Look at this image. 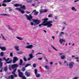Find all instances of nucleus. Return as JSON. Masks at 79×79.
<instances>
[{
    "label": "nucleus",
    "mask_w": 79,
    "mask_h": 79,
    "mask_svg": "<svg viewBox=\"0 0 79 79\" xmlns=\"http://www.w3.org/2000/svg\"><path fill=\"white\" fill-rule=\"evenodd\" d=\"M15 10H18V11H21V8H19L17 7L15 9Z\"/></svg>",
    "instance_id": "obj_27"
},
{
    "label": "nucleus",
    "mask_w": 79,
    "mask_h": 79,
    "mask_svg": "<svg viewBox=\"0 0 79 79\" xmlns=\"http://www.w3.org/2000/svg\"><path fill=\"white\" fill-rule=\"evenodd\" d=\"M3 65V63L2 62V61H0V69L2 68Z\"/></svg>",
    "instance_id": "obj_29"
},
{
    "label": "nucleus",
    "mask_w": 79,
    "mask_h": 79,
    "mask_svg": "<svg viewBox=\"0 0 79 79\" xmlns=\"http://www.w3.org/2000/svg\"><path fill=\"white\" fill-rule=\"evenodd\" d=\"M11 1V0H7V3H8L9 2H10Z\"/></svg>",
    "instance_id": "obj_53"
},
{
    "label": "nucleus",
    "mask_w": 79,
    "mask_h": 79,
    "mask_svg": "<svg viewBox=\"0 0 79 79\" xmlns=\"http://www.w3.org/2000/svg\"><path fill=\"white\" fill-rule=\"evenodd\" d=\"M51 47H52V48H53V49H54V50H55V51H56V52L58 51V50L56 49V48H55V47L51 45Z\"/></svg>",
    "instance_id": "obj_21"
},
{
    "label": "nucleus",
    "mask_w": 79,
    "mask_h": 79,
    "mask_svg": "<svg viewBox=\"0 0 79 79\" xmlns=\"http://www.w3.org/2000/svg\"><path fill=\"white\" fill-rule=\"evenodd\" d=\"M23 53V52H17L18 54H22Z\"/></svg>",
    "instance_id": "obj_50"
},
{
    "label": "nucleus",
    "mask_w": 79,
    "mask_h": 79,
    "mask_svg": "<svg viewBox=\"0 0 79 79\" xmlns=\"http://www.w3.org/2000/svg\"><path fill=\"white\" fill-rule=\"evenodd\" d=\"M8 79H14V76L13 75H12L9 77Z\"/></svg>",
    "instance_id": "obj_19"
},
{
    "label": "nucleus",
    "mask_w": 79,
    "mask_h": 79,
    "mask_svg": "<svg viewBox=\"0 0 79 79\" xmlns=\"http://www.w3.org/2000/svg\"><path fill=\"white\" fill-rule=\"evenodd\" d=\"M22 64H23V60L21 59L20 61V65H22Z\"/></svg>",
    "instance_id": "obj_36"
},
{
    "label": "nucleus",
    "mask_w": 79,
    "mask_h": 79,
    "mask_svg": "<svg viewBox=\"0 0 79 79\" xmlns=\"http://www.w3.org/2000/svg\"><path fill=\"white\" fill-rule=\"evenodd\" d=\"M2 6H6V5L5 3H3L2 4Z\"/></svg>",
    "instance_id": "obj_47"
},
{
    "label": "nucleus",
    "mask_w": 79,
    "mask_h": 79,
    "mask_svg": "<svg viewBox=\"0 0 79 79\" xmlns=\"http://www.w3.org/2000/svg\"><path fill=\"white\" fill-rule=\"evenodd\" d=\"M75 59H76L77 60L76 61L77 62H79V60L78 59H79V57H75Z\"/></svg>",
    "instance_id": "obj_37"
},
{
    "label": "nucleus",
    "mask_w": 79,
    "mask_h": 79,
    "mask_svg": "<svg viewBox=\"0 0 79 79\" xmlns=\"http://www.w3.org/2000/svg\"><path fill=\"white\" fill-rule=\"evenodd\" d=\"M44 68L47 69H50V67H49L48 65H45L44 66Z\"/></svg>",
    "instance_id": "obj_25"
},
{
    "label": "nucleus",
    "mask_w": 79,
    "mask_h": 79,
    "mask_svg": "<svg viewBox=\"0 0 79 79\" xmlns=\"http://www.w3.org/2000/svg\"><path fill=\"white\" fill-rule=\"evenodd\" d=\"M60 58L62 59H64V58H66V57L64 55H62L60 56Z\"/></svg>",
    "instance_id": "obj_26"
},
{
    "label": "nucleus",
    "mask_w": 79,
    "mask_h": 79,
    "mask_svg": "<svg viewBox=\"0 0 79 79\" xmlns=\"http://www.w3.org/2000/svg\"><path fill=\"white\" fill-rule=\"evenodd\" d=\"M10 56H13V53L11 52L10 54Z\"/></svg>",
    "instance_id": "obj_51"
},
{
    "label": "nucleus",
    "mask_w": 79,
    "mask_h": 79,
    "mask_svg": "<svg viewBox=\"0 0 79 79\" xmlns=\"http://www.w3.org/2000/svg\"><path fill=\"white\" fill-rule=\"evenodd\" d=\"M27 45H29L30 44L29 43H27Z\"/></svg>",
    "instance_id": "obj_63"
},
{
    "label": "nucleus",
    "mask_w": 79,
    "mask_h": 79,
    "mask_svg": "<svg viewBox=\"0 0 79 79\" xmlns=\"http://www.w3.org/2000/svg\"><path fill=\"white\" fill-rule=\"evenodd\" d=\"M25 74L27 76V77H29V76H31V73L28 72L27 71H26L25 72Z\"/></svg>",
    "instance_id": "obj_9"
},
{
    "label": "nucleus",
    "mask_w": 79,
    "mask_h": 79,
    "mask_svg": "<svg viewBox=\"0 0 79 79\" xmlns=\"http://www.w3.org/2000/svg\"><path fill=\"white\" fill-rule=\"evenodd\" d=\"M3 3H7V0H4L3 1Z\"/></svg>",
    "instance_id": "obj_49"
},
{
    "label": "nucleus",
    "mask_w": 79,
    "mask_h": 79,
    "mask_svg": "<svg viewBox=\"0 0 79 79\" xmlns=\"http://www.w3.org/2000/svg\"><path fill=\"white\" fill-rule=\"evenodd\" d=\"M16 38L19 40H23V38H21V37H17Z\"/></svg>",
    "instance_id": "obj_24"
},
{
    "label": "nucleus",
    "mask_w": 79,
    "mask_h": 79,
    "mask_svg": "<svg viewBox=\"0 0 79 79\" xmlns=\"http://www.w3.org/2000/svg\"><path fill=\"white\" fill-rule=\"evenodd\" d=\"M8 27L9 29H10V30H12V28L10 26L8 25Z\"/></svg>",
    "instance_id": "obj_43"
},
{
    "label": "nucleus",
    "mask_w": 79,
    "mask_h": 79,
    "mask_svg": "<svg viewBox=\"0 0 79 79\" xmlns=\"http://www.w3.org/2000/svg\"><path fill=\"white\" fill-rule=\"evenodd\" d=\"M38 71V70L37 69H35V74H37Z\"/></svg>",
    "instance_id": "obj_33"
},
{
    "label": "nucleus",
    "mask_w": 79,
    "mask_h": 79,
    "mask_svg": "<svg viewBox=\"0 0 79 79\" xmlns=\"http://www.w3.org/2000/svg\"><path fill=\"white\" fill-rule=\"evenodd\" d=\"M48 18H52V15L51 14H50L48 15Z\"/></svg>",
    "instance_id": "obj_40"
},
{
    "label": "nucleus",
    "mask_w": 79,
    "mask_h": 79,
    "mask_svg": "<svg viewBox=\"0 0 79 79\" xmlns=\"http://www.w3.org/2000/svg\"><path fill=\"white\" fill-rule=\"evenodd\" d=\"M48 11V10L47 9H45V10H40V13H44L45 12H47Z\"/></svg>",
    "instance_id": "obj_11"
},
{
    "label": "nucleus",
    "mask_w": 79,
    "mask_h": 79,
    "mask_svg": "<svg viewBox=\"0 0 79 79\" xmlns=\"http://www.w3.org/2000/svg\"><path fill=\"white\" fill-rule=\"evenodd\" d=\"M65 34V33L61 31L60 33H59V35L60 37H61V36H62V35H63V34Z\"/></svg>",
    "instance_id": "obj_17"
},
{
    "label": "nucleus",
    "mask_w": 79,
    "mask_h": 79,
    "mask_svg": "<svg viewBox=\"0 0 79 79\" xmlns=\"http://www.w3.org/2000/svg\"><path fill=\"white\" fill-rule=\"evenodd\" d=\"M34 12H35L34 13V15H37L39 14V12L36 11V10H33L32 11V13H34Z\"/></svg>",
    "instance_id": "obj_12"
},
{
    "label": "nucleus",
    "mask_w": 79,
    "mask_h": 79,
    "mask_svg": "<svg viewBox=\"0 0 79 79\" xmlns=\"http://www.w3.org/2000/svg\"><path fill=\"white\" fill-rule=\"evenodd\" d=\"M12 62V60H10L9 61L7 62L6 63H5V64H6V63H11Z\"/></svg>",
    "instance_id": "obj_31"
},
{
    "label": "nucleus",
    "mask_w": 79,
    "mask_h": 79,
    "mask_svg": "<svg viewBox=\"0 0 79 79\" xmlns=\"http://www.w3.org/2000/svg\"><path fill=\"white\" fill-rule=\"evenodd\" d=\"M29 56L30 58H34V56H33L32 54H29Z\"/></svg>",
    "instance_id": "obj_34"
},
{
    "label": "nucleus",
    "mask_w": 79,
    "mask_h": 79,
    "mask_svg": "<svg viewBox=\"0 0 79 79\" xmlns=\"http://www.w3.org/2000/svg\"><path fill=\"white\" fill-rule=\"evenodd\" d=\"M79 2V0H76L74 1V2Z\"/></svg>",
    "instance_id": "obj_59"
},
{
    "label": "nucleus",
    "mask_w": 79,
    "mask_h": 79,
    "mask_svg": "<svg viewBox=\"0 0 79 79\" xmlns=\"http://www.w3.org/2000/svg\"><path fill=\"white\" fill-rule=\"evenodd\" d=\"M25 70H26V68L25 67H23L22 68V71H23V72L25 71Z\"/></svg>",
    "instance_id": "obj_39"
},
{
    "label": "nucleus",
    "mask_w": 79,
    "mask_h": 79,
    "mask_svg": "<svg viewBox=\"0 0 79 79\" xmlns=\"http://www.w3.org/2000/svg\"><path fill=\"white\" fill-rule=\"evenodd\" d=\"M39 55H40V54H42V53H40V52H39L38 53H37V54H36V55H39Z\"/></svg>",
    "instance_id": "obj_57"
},
{
    "label": "nucleus",
    "mask_w": 79,
    "mask_h": 79,
    "mask_svg": "<svg viewBox=\"0 0 79 79\" xmlns=\"http://www.w3.org/2000/svg\"><path fill=\"white\" fill-rule=\"evenodd\" d=\"M4 54H5V53L4 52H2L1 53L0 55L2 56H3V55H4Z\"/></svg>",
    "instance_id": "obj_32"
},
{
    "label": "nucleus",
    "mask_w": 79,
    "mask_h": 79,
    "mask_svg": "<svg viewBox=\"0 0 79 79\" xmlns=\"http://www.w3.org/2000/svg\"><path fill=\"white\" fill-rule=\"evenodd\" d=\"M33 47V45H29L27 46L25 48H29V49H31Z\"/></svg>",
    "instance_id": "obj_10"
},
{
    "label": "nucleus",
    "mask_w": 79,
    "mask_h": 79,
    "mask_svg": "<svg viewBox=\"0 0 79 79\" xmlns=\"http://www.w3.org/2000/svg\"><path fill=\"white\" fill-rule=\"evenodd\" d=\"M18 60V59L16 57H14L13 58V63H15Z\"/></svg>",
    "instance_id": "obj_8"
},
{
    "label": "nucleus",
    "mask_w": 79,
    "mask_h": 79,
    "mask_svg": "<svg viewBox=\"0 0 79 79\" xmlns=\"http://www.w3.org/2000/svg\"><path fill=\"white\" fill-rule=\"evenodd\" d=\"M14 6L15 7H17L18 6H22V5L21 4H16L14 5Z\"/></svg>",
    "instance_id": "obj_18"
},
{
    "label": "nucleus",
    "mask_w": 79,
    "mask_h": 79,
    "mask_svg": "<svg viewBox=\"0 0 79 79\" xmlns=\"http://www.w3.org/2000/svg\"><path fill=\"white\" fill-rule=\"evenodd\" d=\"M0 16H10V15L6 14H2L0 15Z\"/></svg>",
    "instance_id": "obj_16"
},
{
    "label": "nucleus",
    "mask_w": 79,
    "mask_h": 79,
    "mask_svg": "<svg viewBox=\"0 0 79 79\" xmlns=\"http://www.w3.org/2000/svg\"><path fill=\"white\" fill-rule=\"evenodd\" d=\"M14 48L17 51H19V46H14Z\"/></svg>",
    "instance_id": "obj_13"
},
{
    "label": "nucleus",
    "mask_w": 79,
    "mask_h": 79,
    "mask_svg": "<svg viewBox=\"0 0 79 79\" xmlns=\"http://www.w3.org/2000/svg\"><path fill=\"white\" fill-rule=\"evenodd\" d=\"M61 44H62L63 42H66V40H63V39H60L59 40Z\"/></svg>",
    "instance_id": "obj_14"
},
{
    "label": "nucleus",
    "mask_w": 79,
    "mask_h": 79,
    "mask_svg": "<svg viewBox=\"0 0 79 79\" xmlns=\"http://www.w3.org/2000/svg\"><path fill=\"white\" fill-rule=\"evenodd\" d=\"M18 72L19 73V75L20 77H22L23 76V73L21 72H20L21 70H18Z\"/></svg>",
    "instance_id": "obj_4"
},
{
    "label": "nucleus",
    "mask_w": 79,
    "mask_h": 79,
    "mask_svg": "<svg viewBox=\"0 0 79 79\" xmlns=\"http://www.w3.org/2000/svg\"><path fill=\"white\" fill-rule=\"evenodd\" d=\"M1 50L2 51H5L6 50V48L5 47H1Z\"/></svg>",
    "instance_id": "obj_23"
},
{
    "label": "nucleus",
    "mask_w": 79,
    "mask_h": 79,
    "mask_svg": "<svg viewBox=\"0 0 79 79\" xmlns=\"http://www.w3.org/2000/svg\"><path fill=\"white\" fill-rule=\"evenodd\" d=\"M52 38L53 39H55V36H52Z\"/></svg>",
    "instance_id": "obj_62"
},
{
    "label": "nucleus",
    "mask_w": 79,
    "mask_h": 79,
    "mask_svg": "<svg viewBox=\"0 0 79 79\" xmlns=\"http://www.w3.org/2000/svg\"><path fill=\"white\" fill-rule=\"evenodd\" d=\"M22 9V10H26V7H25V6L23 5L22 6L20 7Z\"/></svg>",
    "instance_id": "obj_22"
},
{
    "label": "nucleus",
    "mask_w": 79,
    "mask_h": 79,
    "mask_svg": "<svg viewBox=\"0 0 79 79\" xmlns=\"http://www.w3.org/2000/svg\"><path fill=\"white\" fill-rule=\"evenodd\" d=\"M33 21L34 23H35L34 26L38 25L40 23V20L39 19H34L33 20Z\"/></svg>",
    "instance_id": "obj_2"
},
{
    "label": "nucleus",
    "mask_w": 79,
    "mask_h": 79,
    "mask_svg": "<svg viewBox=\"0 0 79 79\" xmlns=\"http://www.w3.org/2000/svg\"><path fill=\"white\" fill-rule=\"evenodd\" d=\"M50 64H53V62H51L50 63Z\"/></svg>",
    "instance_id": "obj_61"
},
{
    "label": "nucleus",
    "mask_w": 79,
    "mask_h": 79,
    "mask_svg": "<svg viewBox=\"0 0 79 79\" xmlns=\"http://www.w3.org/2000/svg\"><path fill=\"white\" fill-rule=\"evenodd\" d=\"M32 58H31V57L29 58L28 59V61H29V60H31V59H32Z\"/></svg>",
    "instance_id": "obj_52"
},
{
    "label": "nucleus",
    "mask_w": 79,
    "mask_h": 79,
    "mask_svg": "<svg viewBox=\"0 0 79 79\" xmlns=\"http://www.w3.org/2000/svg\"><path fill=\"white\" fill-rule=\"evenodd\" d=\"M79 77H75L73 78L72 79H79Z\"/></svg>",
    "instance_id": "obj_42"
},
{
    "label": "nucleus",
    "mask_w": 79,
    "mask_h": 79,
    "mask_svg": "<svg viewBox=\"0 0 79 79\" xmlns=\"http://www.w3.org/2000/svg\"><path fill=\"white\" fill-rule=\"evenodd\" d=\"M26 12L27 13V14H29V13H31L30 12H28V11H26Z\"/></svg>",
    "instance_id": "obj_58"
},
{
    "label": "nucleus",
    "mask_w": 79,
    "mask_h": 79,
    "mask_svg": "<svg viewBox=\"0 0 79 79\" xmlns=\"http://www.w3.org/2000/svg\"><path fill=\"white\" fill-rule=\"evenodd\" d=\"M2 39L3 40H7V39L4 36H2Z\"/></svg>",
    "instance_id": "obj_38"
},
{
    "label": "nucleus",
    "mask_w": 79,
    "mask_h": 79,
    "mask_svg": "<svg viewBox=\"0 0 79 79\" xmlns=\"http://www.w3.org/2000/svg\"><path fill=\"white\" fill-rule=\"evenodd\" d=\"M35 76L36 77H39L40 76V75L39 74H35Z\"/></svg>",
    "instance_id": "obj_28"
},
{
    "label": "nucleus",
    "mask_w": 79,
    "mask_h": 79,
    "mask_svg": "<svg viewBox=\"0 0 79 79\" xmlns=\"http://www.w3.org/2000/svg\"><path fill=\"white\" fill-rule=\"evenodd\" d=\"M20 11L21 13H22V14H24V10H21V11Z\"/></svg>",
    "instance_id": "obj_41"
},
{
    "label": "nucleus",
    "mask_w": 79,
    "mask_h": 79,
    "mask_svg": "<svg viewBox=\"0 0 79 79\" xmlns=\"http://www.w3.org/2000/svg\"><path fill=\"white\" fill-rule=\"evenodd\" d=\"M23 60H24V61H27V59H26V58L25 57H24Z\"/></svg>",
    "instance_id": "obj_46"
},
{
    "label": "nucleus",
    "mask_w": 79,
    "mask_h": 79,
    "mask_svg": "<svg viewBox=\"0 0 79 79\" xmlns=\"http://www.w3.org/2000/svg\"><path fill=\"white\" fill-rule=\"evenodd\" d=\"M31 26H33V25H34V23H33V22H31Z\"/></svg>",
    "instance_id": "obj_55"
},
{
    "label": "nucleus",
    "mask_w": 79,
    "mask_h": 79,
    "mask_svg": "<svg viewBox=\"0 0 79 79\" xmlns=\"http://www.w3.org/2000/svg\"><path fill=\"white\" fill-rule=\"evenodd\" d=\"M74 62H71L69 64V68L70 69L73 68V66H74Z\"/></svg>",
    "instance_id": "obj_5"
},
{
    "label": "nucleus",
    "mask_w": 79,
    "mask_h": 79,
    "mask_svg": "<svg viewBox=\"0 0 79 79\" xmlns=\"http://www.w3.org/2000/svg\"><path fill=\"white\" fill-rule=\"evenodd\" d=\"M71 9L73 11H77V9L75 8L74 7H72L71 8Z\"/></svg>",
    "instance_id": "obj_15"
},
{
    "label": "nucleus",
    "mask_w": 79,
    "mask_h": 79,
    "mask_svg": "<svg viewBox=\"0 0 79 79\" xmlns=\"http://www.w3.org/2000/svg\"><path fill=\"white\" fill-rule=\"evenodd\" d=\"M23 79H26V77H25V76H24V75L22 77Z\"/></svg>",
    "instance_id": "obj_48"
},
{
    "label": "nucleus",
    "mask_w": 79,
    "mask_h": 79,
    "mask_svg": "<svg viewBox=\"0 0 79 79\" xmlns=\"http://www.w3.org/2000/svg\"><path fill=\"white\" fill-rule=\"evenodd\" d=\"M3 60H4L5 61H8L10 60V58H8L7 59H6V58L5 57H3Z\"/></svg>",
    "instance_id": "obj_20"
},
{
    "label": "nucleus",
    "mask_w": 79,
    "mask_h": 79,
    "mask_svg": "<svg viewBox=\"0 0 79 79\" xmlns=\"http://www.w3.org/2000/svg\"><path fill=\"white\" fill-rule=\"evenodd\" d=\"M10 65H9V69H10V70H11V68H10Z\"/></svg>",
    "instance_id": "obj_60"
},
{
    "label": "nucleus",
    "mask_w": 79,
    "mask_h": 79,
    "mask_svg": "<svg viewBox=\"0 0 79 79\" xmlns=\"http://www.w3.org/2000/svg\"><path fill=\"white\" fill-rule=\"evenodd\" d=\"M59 55H60V56H61V55H63V53H59Z\"/></svg>",
    "instance_id": "obj_45"
},
{
    "label": "nucleus",
    "mask_w": 79,
    "mask_h": 79,
    "mask_svg": "<svg viewBox=\"0 0 79 79\" xmlns=\"http://www.w3.org/2000/svg\"><path fill=\"white\" fill-rule=\"evenodd\" d=\"M48 19H42L43 21H44L42 23V24H41L39 25V26L40 27L42 26H47V27H50L52 26L53 24H52V21H49V22H48L47 21Z\"/></svg>",
    "instance_id": "obj_1"
},
{
    "label": "nucleus",
    "mask_w": 79,
    "mask_h": 79,
    "mask_svg": "<svg viewBox=\"0 0 79 79\" xmlns=\"http://www.w3.org/2000/svg\"><path fill=\"white\" fill-rule=\"evenodd\" d=\"M28 3H31V2H32V1H31V0H30L28 1Z\"/></svg>",
    "instance_id": "obj_56"
},
{
    "label": "nucleus",
    "mask_w": 79,
    "mask_h": 79,
    "mask_svg": "<svg viewBox=\"0 0 79 79\" xmlns=\"http://www.w3.org/2000/svg\"><path fill=\"white\" fill-rule=\"evenodd\" d=\"M59 64H62V62L60 61L59 62Z\"/></svg>",
    "instance_id": "obj_64"
},
{
    "label": "nucleus",
    "mask_w": 79,
    "mask_h": 79,
    "mask_svg": "<svg viewBox=\"0 0 79 79\" xmlns=\"http://www.w3.org/2000/svg\"><path fill=\"white\" fill-rule=\"evenodd\" d=\"M17 69L16 68L14 70L13 72H12V74L14 75V77H18V76L15 74V72H16Z\"/></svg>",
    "instance_id": "obj_7"
},
{
    "label": "nucleus",
    "mask_w": 79,
    "mask_h": 79,
    "mask_svg": "<svg viewBox=\"0 0 79 79\" xmlns=\"http://www.w3.org/2000/svg\"><path fill=\"white\" fill-rule=\"evenodd\" d=\"M18 65L16 64H13L11 66V67L12 68V69H14L15 68H18Z\"/></svg>",
    "instance_id": "obj_6"
},
{
    "label": "nucleus",
    "mask_w": 79,
    "mask_h": 79,
    "mask_svg": "<svg viewBox=\"0 0 79 79\" xmlns=\"http://www.w3.org/2000/svg\"><path fill=\"white\" fill-rule=\"evenodd\" d=\"M4 71H8V67H7V66L5 67L4 69Z\"/></svg>",
    "instance_id": "obj_35"
},
{
    "label": "nucleus",
    "mask_w": 79,
    "mask_h": 79,
    "mask_svg": "<svg viewBox=\"0 0 79 79\" xmlns=\"http://www.w3.org/2000/svg\"><path fill=\"white\" fill-rule=\"evenodd\" d=\"M25 16L26 18H27V19L29 21H31L32 19V16L31 15H27V14H26Z\"/></svg>",
    "instance_id": "obj_3"
},
{
    "label": "nucleus",
    "mask_w": 79,
    "mask_h": 79,
    "mask_svg": "<svg viewBox=\"0 0 79 79\" xmlns=\"http://www.w3.org/2000/svg\"><path fill=\"white\" fill-rule=\"evenodd\" d=\"M33 67H34V68H35V67H36V64H34L33 65Z\"/></svg>",
    "instance_id": "obj_44"
},
{
    "label": "nucleus",
    "mask_w": 79,
    "mask_h": 79,
    "mask_svg": "<svg viewBox=\"0 0 79 79\" xmlns=\"http://www.w3.org/2000/svg\"><path fill=\"white\" fill-rule=\"evenodd\" d=\"M31 64H27L26 65H25V68H27L28 66H31Z\"/></svg>",
    "instance_id": "obj_30"
},
{
    "label": "nucleus",
    "mask_w": 79,
    "mask_h": 79,
    "mask_svg": "<svg viewBox=\"0 0 79 79\" xmlns=\"http://www.w3.org/2000/svg\"><path fill=\"white\" fill-rule=\"evenodd\" d=\"M38 60H42V58H38Z\"/></svg>",
    "instance_id": "obj_54"
}]
</instances>
